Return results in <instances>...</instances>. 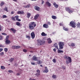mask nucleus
<instances>
[{
    "mask_svg": "<svg viewBox=\"0 0 80 80\" xmlns=\"http://www.w3.org/2000/svg\"><path fill=\"white\" fill-rule=\"evenodd\" d=\"M77 26L78 28H80V23H78Z\"/></svg>",
    "mask_w": 80,
    "mask_h": 80,
    "instance_id": "nucleus-34",
    "label": "nucleus"
},
{
    "mask_svg": "<svg viewBox=\"0 0 80 80\" xmlns=\"http://www.w3.org/2000/svg\"><path fill=\"white\" fill-rule=\"evenodd\" d=\"M12 49H16V46L13 45L12 46Z\"/></svg>",
    "mask_w": 80,
    "mask_h": 80,
    "instance_id": "nucleus-30",
    "label": "nucleus"
},
{
    "mask_svg": "<svg viewBox=\"0 0 80 80\" xmlns=\"http://www.w3.org/2000/svg\"><path fill=\"white\" fill-rule=\"evenodd\" d=\"M52 61L53 62H54V63H55L56 62V59H53L52 60Z\"/></svg>",
    "mask_w": 80,
    "mask_h": 80,
    "instance_id": "nucleus-41",
    "label": "nucleus"
},
{
    "mask_svg": "<svg viewBox=\"0 0 80 80\" xmlns=\"http://www.w3.org/2000/svg\"><path fill=\"white\" fill-rule=\"evenodd\" d=\"M3 50V49L1 48L0 49V52H2V51Z\"/></svg>",
    "mask_w": 80,
    "mask_h": 80,
    "instance_id": "nucleus-55",
    "label": "nucleus"
},
{
    "mask_svg": "<svg viewBox=\"0 0 80 80\" xmlns=\"http://www.w3.org/2000/svg\"><path fill=\"white\" fill-rule=\"evenodd\" d=\"M39 17V14H36L34 17V19L35 20H37L38 19V18Z\"/></svg>",
    "mask_w": 80,
    "mask_h": 80,
    "instance_id": "nucleus-10",
    "label": "nucleus"
},
{
    "mask_svg": "<svg viewBox=\"0 0 80 80\" xmlns=\"http://www.w3.org/2000/svg\"><path fill=\"white\" fill-rule=\"evenodd\" d=\"M27 8H29L30 7V4H28L27 6H26Z\"/></svg>",
    "mask_w": 80,
    "mask_h": 80,
    "instance_id": "nucleus-47",
    "label": "nucleus"
},
{
    "mask_svg": "<svg viewBox=\"0 0 80 80\" xmlns=\"http://www.w3.org/2000/svg\"><path fill=\"white\" fill-rule=\"evenodd\" d=\"M24 8H27V6H24Z\"/></svg>",
    "mask_w": 80,
    "mask_h": 80,
    "instance_id": "nucleus-61",
    "label": "nucleus"
},
{
    "mask_svg": "<svg viewBox=\"0 0 80 80\" xmlns=\"http://www.w3.org/2000/svg\"><path fill=\"white\" fill-rule=\"evenodd\" d=\"M2 47V45H0V47Z\"/></svg>",
    "mask_w": 80,
    "mask_h": 80,
    "instance_id": "nucleus-64",
    "label": "nucleus"
},
{
    "mask_svg": "<svg viewBox=\"0 0 80 80\" xmlns=\"http://www.w3.org/2000/svg\"><path fill=\"white\" fill-rule=\"evenodd\" d=\"M46 5H47L49 6V7H50L51 6V4H50V3L48 2H46Z\"/></svg>",
    "mask_w": 80,
    "mask_h": 80,
    "instance_id": "nucleus-25",
    "label": "nucleus"
},
{
    "mask_svg": "<svg viewBox=\"0 0 80 80\" xmlns=\"http://www.w3.org/2000/svg\"><path fill=\"white\" fill-rule=\"evenodd\" d=\"M1 68L2 70H5L6 68H5V67H4V66H1Z\"/></svg>",
    "mask_w": 80,
    "mask_h": 80,
    "instance_id": "nucleus-22",
    "label": "nucleus"
},
{
    "mask_svg": "<svg viewBox=\"0 0 80 80\" xmlns=\"http://www.w3.org/2000/svg\"><path fill=\"white\" fill-rule=\"evenodd\" d=\"M5 43L6 45H8L10 43V41L8 39H7L5 41Z\"/></svg>",
    "mask_w": 80,
    "mask_h": 80,
    "instance_id": "nucleus-9",
    "label": "nucleus"
},
{
    "mask_svg": "<svg viewBox=\"0 0 80 80\" xmlns=\"http://www.w3.org/2000/svg\"><path fill=\"white\" fill-rule=\"evenodd\" d=\"M2 34L3 35H7V34L5 33H2Z\"/></svg>",
    "mask_w": 80,
    "mask_h": 80,
    "instance_id": "nucleus-52",
    "label": "nucleus"
},
{
    "mask_svg": "<svg viewBox=\"0 0 80 80\" xmlns=\"http://www.w3.org/2000/svg\"><path fill=\"white\" fill-rule=\"evenodd\" d=\"M7 16L5 15H3L2 16V18H7Z\"/></svg>",
    "mask_w": 80,
    "mask_h": 80,
    "instance_id": "nucleus-43",
    "label": "nucleus"
},
{
    "mask_svg": "<svg viewBox=\"0 0 80 80\" xmlns=\"http://www.w3.org/2000/svg\"><path fill=\"white\" fill-rule=\"evenodd\" d=\"M71 46H72V47H74L75 44L73 43H72L71 44Z\"/></svg>",
    "mask_w": 80,
    "mask_h": 80,
    "instance_id": "nucleus-45",
    "label": "nucleus"
},
{
    "mask_svg": "<svg viewBox=\"0 0 80 80\" xmlns=\"http://www.w3.org/2000/svg\"><path fill=\"white\" fill-rule=\"evenodd\" d=\"M53 5L55 8H57L58 7V4H57V3H55V2L53 3Z\"/></svg>",
    "mask_w": 80,
    "mask_h": 80,
    "instance_id": "nucleus-13",
    "label": "nucleus"
},
{
    "mask_svg": "<svg viewBox=\"0 0 80 80\" xmlns=\"http://www.w3.org/2000/svg\"><path fill=\"white\" fill-rule=\"evenodd\" d=\"M11 30V31H12V32H13V33H15V32H16V30H15V29H14L13 28H11L10 29Z\"/></svg>",
    "mask_w": 80,
    "mask_h": 80,
    "instance_id": "nucleus-17",
    "label": "nucleus"
},
{
    "mask_svg": "<svg viewBox=\"0 0 80 80\" xmlns=\"http://www.w3.org/2000/svg\"><path fill=\"white\" fill-rule=\"evenodd\" d=\"M9 38V36H7L6 38V40H8V39Z\"/></svg>",
    "mask_w": 80,
    "mask_h": 80,
    "instance_id": "nucleus-48",
    "label": "nucleus"
},
{
    "mask_svg": "<svg viewBox=\"0 0 80 80\" xmlns=\"http://www.w3.org/2000/svg\"><path fill=\"white\" fill-rule=\"evenodd\" d=\"M52 19H57V17L55 16H52Z\"/></svg>",
    "mask_w": 80,
    "mask_h": 80,
    "instance_id": "nucleus-26",
    "label": "nucleus"
},
{
    "mask_svg": "<svg viewBox=\"0 0 80 80\" xmlns=\"http://www.w3.org/2000/svg\"><path fill=\"white\" fill-rule=\"evenodd\" d=\"M3 5H4V2H2L1 3V4H0L1 6H3Z\"/></svg>",
    "mask_w": 80,
    "mask_h": 80,
    "instance_id": "nucleus-40",
    "label": "nucleus"
},
{
    "mask_svg": "<svg viewBox=\"0 0 80 80\" xmlns=\"http://www.w3.org/2000/svg\"><path fill=\"white\" fill-rule=\"evenodd\" d=\"M31 38L32 39H34L35 38V33H34V32H32L31 34Z\"/></svg>",
    "mask_w": 80,
    "mask_h": 80,
    "instance_id": "nucleus-7",
    "label": "nucleus"
},
{
    "mask_svg": "<svg viewBox=\"0 0 80 80\" xmlns=\"http://www.w3.org/2000/svg\"><path fill=\"white\" fill-rule=\"evenodd\" d=\"M65 10H66V11H67V12H68L70 10V8H69L67 7V8H65Z\"/></svg>",
    "mask_w": 80,
    "mask_h": 80,
    "instance_id": "nucleus-27",
    "label": "nucleus"
},
{
    "mask_svg": "<svg viewBox=\"0 0 80 80\" xmlns=\"http://www.w3.org/2000/svg\"><path fill=\"white\" fill-rule=\"evenodd\" d=\"M47 24L49 25H51V23L50 22H48Z\"/></svg>",
    "mask_w": 80,
    "mask_h": 80,
    "instance_id": "nucleus-46",
    "label": "nucleus"
},
{
    "mask_svg": "<svg viewBox=\"0 0 80 80\" xmlns=\"http://www.w3.org/2000/svg\"><path fill=\"white\" fill-rule=\"evenodd\" d=\"M16 25H18V26H19L20 25V22H17L16 23Z\"/></svg>",
    "mask_w": 80,
    "mask_h": 80,
    "instance_id": "nucleus-36",
    "label": "nucleus"
},
{
    "mask_svg": "<svg viewBox=\"0 0 80 80\" xmlns=\"http://www.w3.org/2000/svg\"><path fill=\"white\" fill-rule=\"evenodd\" d=\"M16 75L18 76L19 75H20V73H18L16 74Z\"/></svg>",
    "mask_w": 80,
    "mask_h": 80,
    "instance_id": "nucleus-50",
    "label": "nucleus"
},
{
    "mask_svg": "<svg viewBox=\"0 0 80 80\" xmlns=\"http://www.w3.org/2000/svg\"><path fill=\"white\" fill-rule=\"evenodd\" d=\"M26 38H27L28 40H30V37L29 36H28L27 35H26Z\"/></svg>",
    "mask_w": 80,
    "mask_h": 80,
    "instance_id": "nucleus-29",
    "label": "nucleus"
},
{
    "mask_svg": "<svg viewBox=\"0 0 80 80\" xmlns=\"http://www.w3.org/2000/svg\"><path fill=\"white\" fill-rule=\"evenodd\" d=\"M59 46V49L60 50H62L63 49V46H64V43L62 42H60L58 43Z\"/></svg>",
    "mask_w": 80,
    "mask_h": 80,
    "instance_id": "nucleus-3",
    "label": "nucleus"
},
{
    "mask_svg": "<svg viewBox=\"0 0 80 80\" xmlns=\"http://www.w3.org/2000/svg\"><path fill=\"white\" fill-rule=\"evenodd\" d=\"M70 24L72 27L73 28H75L76 25V23H75V22H73V21H72L70 22Z\"/></svg>",
    "mask_w": 80,
    "mask_h": 80,
    "instance_id": "nucleus-4",
    "label": "nucleus"
},
{
    "mask_svg": "<svg viewBox=\"0 0 80 80\" xmlns=\"http://www.w3.org/2000/svg\"><path fill=\"white\" fill-rule=\"evenodd\" d=\"M32 60H34V61H38V58L36 57L35 56H33L32 58Z\"/></svg>",
    "mask_w": 80,
    "mask_h": 80,
    "instance_id": "nucleus-6",
    "label": "nucleus"
},
{
    "mask_svg": "<svg viewBox=\"0 0 80 80\" xmlns=\"http://www.w3.org/2000/svg\"><path fill=\"white\" fill-rule=\"evenodd\" d=\"M42 63V62H41V61H40V60H39L37 62V63L38 64H41Z\"/></svg>",
    "mask_w": 80,
    "mask_h": 80,
    "instance_id": "nucleus-32",
    "label": "nucleus"
},
{
    "mask_svg": "<svg viewBox=\"0 0 80 80\" xmlns=\"http://www.w3.org/2000/svg\"><path fill=\"white\" fill-rule=\"evenodd\" d=\"M14 59L13 58H11L10 60V62H13V61Z\"/></svg>",
    "mask_w": 80,
    "mask_h": 80,
    "instance_id": "nucleus-35",
    "label": "nucleus"
},
{
    "mask_svg": "<svg viewBox=\"0 0 80 80\" xmlns=\"http://www.w3.org/2000/svg\"><path fill=\"white\" fill-rule=\"evenodd\" d=\"M11 19L12 20H14V21L15 20V18L14 17H12L11 18Z\"/></svg>",
    "mask_w": 80,
    "mask_h": 80,
    "instance_id": "nucleus-44",
    "label": "nucleus"
},
{
    "mask_svg": "<svg viewBox=\"0 0 80 80\" xmlns=\"http://www.w3.org/2000/svg\"><path fill=\"white\" fill-rule=\"evenodd\" d=\"M1 28H2V26H0V31H1Z\"/></svg>",
    "mask_w": 80,
    "mask_h": 80,
    "instance_id": "nucleus-59",
    "label": "nucleus"
},
{
    "mask_svg": "<svg viewBox=\"0 0 80 80\" xmlns=\"http://www.w3.org/2000/svg\"><path fill=\"white\" fill-rule=\"evenodd\" d=\"M73 11L70 10H70H69V12H68L69 13H73Z\"/></svg>",
    "mask_w": 80,
    "mask_h": 80,
    "instance_id": "nucleus-31",
    "label": "nucleus"
},
{
    "mask_svg": "<svg viewBox=\"0 0 80 80\" xmlns=\"http://www.w3.org/2000/svg\"><path fill=\"white\" fill-rule=\"evenodd\" d=\"M37 43L39 45H42L45 43V41H42L40 39H38L37 40Z\"/></svg>",
    "mask_w": 80,
    "mask_h": 80,
    "instance_id": "nucleus-5",
    "label": "nucleus"
},
{
    "mask_svg": "<svg viewBox=\"0 0 80 80\" xmlns=\"http://www.w3.org/2000/svg\"><path fill=\"white\" fill-rule=\"evenodd\" d=\"M8 72H9V73H13V72L11 70H9Z\"/></svg>",
    "mask_w": 80,
    "mask_h": 80,
    "instance_id": "nucleus-38",
    "label": "nucleus"
},
{
    "mask_svg": "<svg viewBox=\"0 0 80 80\" xmlns=\"http://www.w3.org/2000/svg\"><path fill=\"white\" fill-rule=\"evenodd\" d=\"M64 58L65 59H66L67 60L68 59V60H67L66 62V63L68 64V63H72V59H71L70 57L66 55L64 56Z\"/></svg>",
    "mask_w": 80,
    "mask_h": 80,
    "instance_id": "nucleus-2",
    "label": "nucleus"
},
{
    "mask_svg": "<svg viewBox=\"0 0 80 80\" xmlns=\"http://www.w3.org/2000/svg\"><path fill=\"white\" fill-rule=\"evenodd\" d=\"M44 73H48V69L46 67H45V69L43 71Z\"/></svg>",
    "mask_w": 80,
    "mask_h": 80,
    "instance_id": "nucleus-8",
    "label": "nucleus"
},
{
    "mask_svg": "<svg viewBox=\"0 0 80 80\" xmlns=\"http://www.w3.org/2000/svg\"><path fill=\"white\" fill-rule=\"evenodd\" d=\"M31 63L32 65H34L35 64V62H31Z\"/></svg>",
    "mask_w": 80,
    "mask_h": 80,
    "instance_id": "nucleus-51",
    "label": "nucleus"
},
{
    "mask_svg": "<svg viewBox=\"0 0 80 80\" xmlns=\"http://www.w3.org/2000/svg\"><path fill=\"white\" fill-rule=\"evenodd\" d=\"M3 39V36H0V40H2Z\"/></svg>",
    "mask_w": 80,
    "mask_h": 80,
    "instance_id": "nucleus-42",
    "label": "nucleus"
},
{
    "mask_svg": "<svg viewBox=\"0 0 80 80\" xmlns=\"http://www.w3.org/2000/svg\"><path fill=\"white\" fill-rule=\"evenodd\" d=\"M62 69H64V70H65V69L66 68H65V67H63L62 68Z\"/></svg>",
    "mask_w": 80,
    "mask_h": 80,
    "instance_id": "nucleus-57",
    "label": "nucleus"
},
{
    "mask_svg": "<svg viewBox=\"0 0 80 80\" xmlns=\"http://www.w3.org/2000/svg\"><path fill=\"white\" fill-rule=\"evenodd\" d=\"M4 50L5 52H7V51H8V49H7V48H5L4 49Z\"/></svg>",
    "mask_w": 80,
    "mask_h": 80,
    "instance_id": "nucleus-39",
    "label": "nucleus"
},
{
    "mask_svg": "<svg viewBox=\"0 0 80 80\" xmlns=\"http://www.w3.org/2000/svg\"><path fill=\"white\" fill-rule=\"evenodd\" d=\"M36 27V24L34 22H30L29 24V27L30 30H33L34 28V27Z\"/></svg>",
    "mask_w": 80,
    "mask_h": 80,
    "instance_id": "nucleus-1",
    "label": "nucleus"
},
{
    "mask_svg": "<svg viewBox=\"0 0 80 80\" xmlns=\"http://www.w3.org/2000/svg\"><path fill=\"white\" fill-rule=\"evenodd\" d=\"M37 72H38V73H37L36 74V75L37 76H38V75H40V71L38 69L37 70Z\"/></svg>",
    "mask_w": 80,
    "mask_h": 80,
    "instance_id": "nucleus-14",
    "label": "nucleus"
},
{
    "mask_svg": "<svg viewBox=\"0 0 80 80\" xmlns=\"http://www.w3.org/2000/svg\"><path fill=\"white\" fill-rule=\"evenodd\" d=\"M41 35L42 36H47V34H45L44 32H42L41 33Z\"/></svg>",
    "mask_w": 80,
    "mask_h": 80,
    "instance_id": "nucleus-24",
    "label": "nucleus"
},
{
    "mask_svg": "<svg viewBox=\"0 0 80 80\" xmlns=\"http://www.w3.org/2000/svg\"><path fill=\"white\" fill-rule=\"evenodd\" d=\"M54 46L55 48H57L58 50V44L57 43H55L54 44Z\"/></svg>",
    "mask_w": 80,
    "mask_h": 80,
    "instance_id": "nucleus-18",
    "label": "nucleus"
},
{
    "mask_svg": "<svg viewBox=\"0 0 80 80\" xmlns=\"http://www.w3.org/2000/svg\"><path fill=\"white\" fill-rule=\"evenodd\" d=\"M43 27L47 28H48V26L47 24H44L43 25Z\"/></svg>",
    "mask_w": 80,
    "mask_h": 80,
    "instance_id": "nucleus-15",
    "label": "nucleus"
},
{
    "mask_svg": "<svg viewBox=\"0 0 80 80\" xmlns=\"http://www.w3.org/2000/svg\"><path fill=\"white\" fill-rule=\"evenodd\" d=\"M63 29L64 30H65V31H68V28L63 27Z\"/></svg>",
    "mask_w": 80,
    "mask_h": 80,
    "instance_id": "nucleus-20",
    "label": "nucleus"
},
{
    "mask_svg": "<svg viewBox=\"0 0 80 80\" xmlns=\"http://www.w3.org/2000/svg\"><path fill=\"white\" fill-rule=\"evenodd\" d=\"M18 16H15V18H16V20H17L19 22H20V21H21V19H18Z\"/></svg>",
    "mask_w": 80,
    "mask_h": 80,
    "instance_id": "nucleus-11",
    "label": "nucleus"
},
{
    "mask_svg": "<svg viewBox=\"0 0 80 80\" xmlns=\"http://www.w3.org/2000/svg\"><path fill=\"white\" fill-rule=\"evenodd\" d=\"M63 25V24H62V23H61L60 24V26H61L62 25Z\"/></svg>",
    "mask_w": 80,
    "mask_h": 80,
    "instance_id": "nucleus-60",
    "label": "nucleus"
},
{
    "mask_svg": "<svg viewBox=\"0 0 80 80\" xmlns=\"http://www.w3.org/2000/svg\"><path fill=\"white\" fill-rule=\"evenodd\" d=\"M32 0V1H36V0Z\"/></svg>",
    "mask_w": 80,
    "mask_h": 80,
    "instance_id": "nucleus-63",
    "label": "nucleus"
},
{
    "mask_svg": "<svg viewBox=\"0 0 80 80\" xmlns=\"http://www.w3.org/2000/svg\"><path fill=\"white\" fill-rule=\"evenodd\" d=\"M4 10H5V11H7V10H8L7 8H5L4 9Z\"/></svg>",
    "mask_w": 80,
    "mask_h": 80,
    "instance_id": "nucleus-49",
    "label": "nucleus"
},
{
    "mask_svg": "<svg viewBox=\"0 0 80 80\" xmlns=\"http://www.w3.org/2000/svg\"><path fill=\"white\" fill-rule=\"evenodd\" d=\"M16 49H18L20 48V46H16Z\"/></svg>",
    "mask_w": 80,
    "mask_h": 80,
    "instance_id": "nucleus-33",
    "label": "nucleus"
},
{
    "mask_svg": "<svg viewBox=\"0 0 80 80\" xmlns=\"http://www.w3.org/2000/svg\"><path fill=\"white\" fill-rule=\"evenodd\" d=\"M4 55V52H2L1 53H0V55Z\"/></svg>",
    "mask_w": 80,
    "mask_h": 80,
    "instance_id": "nucleus-37",
    "label": "nucleus"
},
{
    "mask_svg": "<svg viewBox=\"0 0 80 80\" xmlns=\"http://www.w3.org/2000/svg\"><path fill=\"white\" fill-rule=\"evenodd\" d=\"M31 15V14H30V13H28L27 14V17L28 18H30V16Z\"/></svg>",
    "mask_w": 80,
    "mask_h": 80,
    "instance_id": "nucleus-21",
    "label": "nucleus"
},
{
    "mask_svg": "<svg viewBox=\"0 0 80 80\" xmlns=\"http://www.w3.org/2000/svg\"><path fill=\"white\" fill-rule=\"evenodd\" d=\"M58 53H63V51L62 50H58Z\"/></svg>",
    "mask_w": 80,
    "mask_h": 80,
    "instance_id": "nucleus-23",
    "label": "nucleus"
},
{
    "mask_svg": "<svg viewBox=\"0 0 80 80\" xmlns=\"http://www.w3.org/2000/svg\"><path fill=\"white\" fill-rule=\"evenodd\" d=\"M13 13H14L13 11H12V12H11V14H12V15L13 14Z\"/></svg>",
    "mask_w": 80,
    "mask_h": 80,
    "instance_id": "nucleus-56",
    "label": "nucleus"
},
{
    "mask_svg": "<svg viewBox=\"0 0 80 80\" xmlns=\"http://www.w3.org/2000/svg\"><path fill=\"white\" fill-rule=\"evenodd\" d=\"M47 40H48V43H52V40H51V39L50 38H48L47 39Z\"/></svg>",
    "mask_w": 80,
    "mask_h": 80,
    "instance_id": "nucleus-19",
    "label": "nucleus"
},
{
    "mask_svg": "<svg viewBox=\"0 0 80 80\" xmlns=\"http://www.w3.org/2000/svg\"><path fill=\"white\" fill-rule=\"evenodd\" d=\"M23 51L24 52H27V50L23 49Z\"/></svg>",
    "mask_w": 80,
    "mask_h": 80,
    "instance_id": "nucleus-53",
    "label": "nucleus"
},
{
    "mask_svg": "<svg viewBox=\"0 0 80 80\" xmlns=\"http://www.w3.org/2000/svg\"><path fill=\"white\" fill-rule=\"evenodd\" d=\"M53 50L55 52H56V50L55 49V48L53 49Z\"/></svg>",
    "mask_w": 80,
    "mask_h": 80,
    "instance_id": "nucleus-58",
    "label": "nucleus"
},
{
    "mask_svg": "<svg viewBox=\"0 0 80 80\" xmlns=\"http://www.w3.org/2000/svg\"><path fill=\"white\" fill-rule=\"evenodd\" d=\"M34 8L35 10H37V11H39L40 10V7L36 6L34 7Z\"/></svg>",
    "mask_w": 80,
    "mask_h": 80,
    "instance_id": "nucleus-12",
    "label": "nucleus"
},
{
    "mask_svg": "<svg viewBox=\"0 0 80 80\" xmlns=\"http://www.w3.org/2000/svg\"><path fill=\"white\" fill-rule=\"evenodd\" d=\"M40 67H43V66H42V65H40Z\"/></svg>",
    "mask_w": 80,
    "mask_h": 80,
    "instance_id": "nucleus-62",
    "label": "nucleus"
},
{
    "mask_svg": "<svg viewBox=\"0 0 80 80\" xmlns=\"http://www.w3.org/2000/svg\"><path fill=\"white\" fill-rule=\"evenodd\" d=\"M52 78H54V79H55L56 78H57V76L56 75H53L52 76Z\"/></svg>",
    "mask_w": 80,
    "mask_h": 80,
    "instance_id": "nucleus-28",
    "label": "nucleus"
},
{
    "mask_svg": "<svg viewBox=\"0 0 80 80\" xmlns=\"http://www.w3.org/2000/svg\"><path fill=\"white\" fill-rule=\"evenodd\" d=\"M42 1V4H43V3H44V2L43 0H41Z\"/></svg>",
    "mask_w": 80,
    "mask_h": 80,
    "instance_id": "nucleus-54",
    "label": "nucleus"
},
{
    "mask_svg": "<svg viewBox=\"0 0 80 80\" xmlns=\"http://www.w3.org/2000/svg\"><path fill=\"white\" fill-rule=\"evenodd\" d=\"M24 12L22 11H19L17 12L18 14H23Z\"/></svg>",
    "mask_w": 80,
    "mask_h": 80,
    "instance_id": "nucleus-16",
    "label": "nucleus"
}]
</instances>
